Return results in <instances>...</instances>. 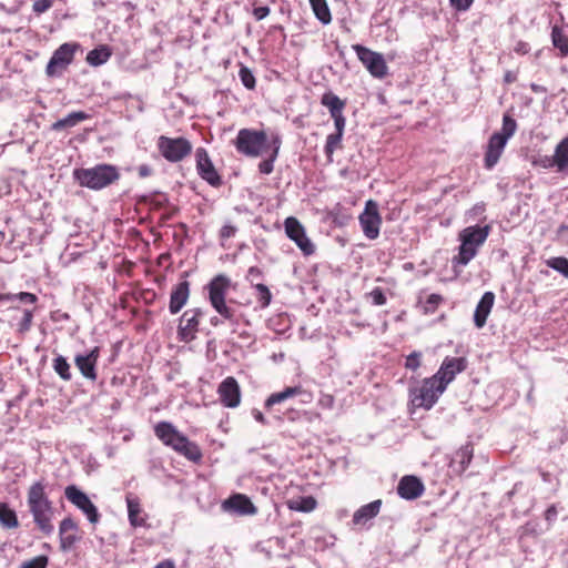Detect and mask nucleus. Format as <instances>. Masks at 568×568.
<instances>
[{
    "instance_id": "nucleus-1",
    "label": "nucleus",
    "mask_w": 568,
    "mask_h": 568,
    "mask_svg": "<svg viewBox=\"0 0 568 568\" xmlns=\"http://www.w3.org/2000/svg\"><path fill=\"white\" fill-rule=\"evenodd\" d=\"M27 504L37 527L45 535L54 530L52 517L54 509L52 501L48 498L44 485L41 481L32 484L28 490Z\"/></svg>"
},
{
    "instance_id": "nucleus-2",
    "label": "nucleus",
    "mask_w": 568,
    "mask_h": 568,
    "mask_svg": "<svg viewBox=\"0 0 568 568\" xmlns=\"http://www.w3.org/2000/svg\"><path fill=\"white\" fill-rule=\"evenodd\" d=\"M154 433L164 445L184 455L190 460L196 462L201 458L199 447L182 435L173 424L160 422L155 425Z\"/></svg>"
},
{
    "instance_id": "nucleus-3",
    "label": "nucleus",
    "mask_w": 568,
    "mask_h": 568,
    "mask_svg": "<svg viewBox=\"0 0 568 568\" xmlns=\"http://www.w3.org/2000/svg\"><path fill=\"white\" fill-rule=\"evenodd\" d=\"M490 232L488 225L468 226L459 233V252L453 257L454 265L466 266L477 254L478 248L486 242Z\"/></svg>"
},
{
    "instance_id": "nucleus-4",
    "label": "nucleus",
    "mask_w": 568,
    "mask_h": 568,
    "mask_svg": "<svg viewBox=\"0 0 568 568\" xmlns=\"http://www.w3.org/2000/svg\"><path fill=\"white\" fill-rule=\"evenodd\" d=\"M73 176L81 186L101 190L119 180L120 174L114 165L98 164L90 169H77L73 172Z\"/></svg>"
},
{
    "instance_id": "nucleus-5",
    "label": "nucleus",
    "mask_w": 568,
    "mask_h": 568,
    "mask_svg": "<svg viewBox=\"0 0 568 568\" xmlns=\"http://www.w3.org/2000/svg\"><path fill=\"white\" fill-rule=\"evenodd\" d=\"M231 286L227 276L220 274L207 284L209 298L212 307L226 321H234L235 311L226 304L225 296Z\"/></svg>"
},
{
    "instance_id": "nucleus-6",
    "label": "nucleus",
    "mask_w": 568,
    "mask_h": 568,
    "mask_svg": "<svg viewBox=\"0 0 568 568\" xmlns=\"http://www.w3.org/2000/svg\"><path fill=\"white\" fill-rule=\"evenodd\" d=\"M444 392L445 388L432 376L425 378L420 385L410 387L409 397L415 407L430 409Z\"/></svg>"
},
{
    "instance_id": "nucleus-7",
    "label": "nucleus",
    "mask_w": 568,
    "mask_h": 568,
    "mask_svg": "<svg viewBox=\"0 0 568 568\" xmlns=\"http://www.w3.org/2000/svg\"><path fill=\"white\" fill-rule=\"evenodd\" d=\"M267 136L264 131L252 129H241L235 140L236 150L251 158H257L263 154L267 148Z\"/></svg>"
},
{
    "instance_id": "nucleus-8",
    "label": "nucleus",
    "mask_w": 568,
    "mask_h": 568,
    "mask_svg": "<svg viewBox=\"0 0 568 568\" xmlns=\"http://www.w3.org/2000/svg\"><path fill=\"white\" fill-rule=\"evenodd\" d=\"M80 48L78 43H63L61 44L52 54L49 60L45 73L48 77H61L62 73L67 70L69 64L72 63L74 59L75 51Z\"/></svg>"
},
{
    "instance_id": "nucleus-9",
    "label": "nucleus",
    "mask_w": 568,
    "mask_h": 568,
    "mask_svg": "<svg viewBox=\"0 0 568 568\" xmlns=\"http://www.w3.org/2000/svg\"><path fill=\"white\" fill-rule=\"evenodd\" d=\"M352 48L371 75L383 79L387 74L388 68L382 53L375 52L362 44H354Z\"/></svg>"
},
{
    "instance_id": "nucleus-10",
    "label": "nucleus",
    "mask_w": 568,
    "mask_h": 568,
    "mask_svg": "<svg viewBox=\"0 0 568 568\" xmlns=\"http://www.w3.org/2000/svg\"><path fill=\"white\" fill-rule=\"evenodd\" d=\"M158 146L163 158L170 162H179L192 151L191 143L184 138L172 139L162 135L159 138Z\"/></svg>"
},
{
    "instance_id": "nucleus-11",
    "label": "nucleus",
    "mask_w": 568,
    "mask_h": 568,
    "mask_svg": "<svg viewBox=\"0 0 568 568\" xmlns=\"http://www.w3.org/2000/svg\"><path fill=\"white\" fill-rule=\"evenodd\" d=\"M65 498L79 508L91 524H97L100 519L98 508L90 500L88 495L80 490L77 486L70 485L64 489Z\"/></svg>"
},
{
    "instance_id": "nucleus-12",
    "label": "nucleus",
    "mask_w": 568,
    "mask_h": 568,
    "mask_svg": "<svg viewBox=\"0 0 568 568\" xmlns=\"http://www.w3.org/2000/svg\"><path fill=\"white\" fill-rule=\"evenodd\" d=\"M359 223L364 235L369 240H375L379 235L382 217L378 212V205L375 201L368 200L364 211L361 213Z\"/></svg>"
},
{
    "instance_id": "nucleus-13",
    "label": "nucleus",
    "mask_w": 568,
    "mask_h": 568,
    "mask_svg": "<svg viewBox=\"0 0 568 568\" xmlns=\"http://www.w3.org/2000/svg\"><path fill=\"white\" fill-rule=\"evenodd\" d=\"M286 235L295 242L305 255L314 253L315 247L306 236L304 226L300 221L293 216H290L284 222Z\"/></svg>"
},
{
    "instance_id": "nucleus-14",
    "label": "nucleus",
    "mask_w": 568,
    "mask_h": 568,
    "mask_svg": "<svg viewBox=\"0 0 568 568\" xmlns=\"http://www.w3.org/2000/svg\"><path fill=\"white\" fill-rule=\"evenodd\" d=\"M465 368L466 359L464 357H446L434 377L446 389L455 376Z\"/></svg>"
},
{
    "instance_id": "nucleus-15",
    "label": "nucleus",
    "mask_w": 568,
    "mask_h": 568,
    "mask_svg": "<svg viewBox=\"0 0 568 568\" xmlns=\"http://www.w3.org/2000/svg\"><path fill=\"white\" fill-rule=\"evenodd\" d=\"M202 314L201 308H192L183 313L178 329L181 341L190 342L195 338Z\"/></svg>"
},
{
    "instance_id": "nucleus-16",
    "label": "nucleus",
    "mask_w": 568,
    "mask_h": 568,
    "mask_svg": "<svg viewBox=\"0 0 568 568\" xmlns=\"http://www.w3.org/2000/svg\"><path fill=\"white\" fill-rule=\"evenodd\" d=\"M195 156H196V169H197L200 176L213 186L220 185L221 178L217 174L206 150L203 148L197 149Z\"/></svg>"
},
{
    "instance_id": "nucleus-17",
    "label": "nucleus",
    "mask_w": 568,
    "mask_h": 568,
    "mask_svg": "<svg viewBox=\"0 0 568 568\" xmlns=\"http://www.w3.org/2000/svg\"><path fill=\"white\" fill-rule=\"evenodd\" d=\"M221 403L226 407H237L241 403V389L237 381L229 376L219 386L217 389Z\"/></svg>"
},
{
    "instance_id": "nucleus-18",
    "label": "nucleus",
    "mask_w": 568,
    "mask_h": 568,
    "mask_svg": "<svg viewBox=\"0 0 568 568\" xmlns=\"http://www.w3.org/2000/svg\"><path fill=\"white\" fill-rule=\"evenodd\" d=\"M222 509L226 513L236 514L240 516L255 515L256 507L251 499L242 494H235L223 501Z\"/></svg>"
},
{
    "instance_id": "nucleus-19",
    "label": "nucleus",
    "mask_w": 568,
    "mask_h": 568,
    "mask_svg": "<svg viewBox=\"0 0 568 568\" xmlns=\"http://www.w3.org/2000/svg\"><path fill=\"white\" fill-rule=\"evenodd\" d=\"M424 484L419 478L413 475L404 476L397 486V494L406 500H414L423 495Z\"/></svg>"
},
{
    "instance_id": "nucleus-20",
    "label": "nucleus",
    "mask_w": 568,
    "mask_h": 568,
    "mask_svg": "<svg viewBox=\"0 0 568 568\" xmlns=\"http://www.w3.org/2000/svg\"><path fill=\"white\" fill-rule=\"evenodd\" d=\"M507 142L508 141L499 136V134H493L489 138L485 153L486 169L491 170L498 163Z\"/></svg>"
},
{
    "instance_id": "nucleus-21",
    "label": "nucleus",
    "mask_w": 568,
    "mask_h": 568,
    "mask_svg": "<svg viewBox=\"0 0 568 568\" xmlns=\"http://www.w3.org/2000/svg\"><path fill=\"white\" fill-rule=\"evenodd\" d=\"M99 358V348L94 347L90 351V353L85 355H77L74 358L75 366L81 372V374L90 379H97L95 365Z\"/></svg>"
},
{
    "instance_id": "nucleus-22",
    "label": "nucleus",
    "mask_w": 568,
    "mask_h": 568,
    "mask_svg": "<svg viewBox=\"0 0 568 568\" xmlns=\"http://www.w3.org/2000/svg\"><path fill=\"white\" fill-rule=\"evenodd\" d=\"M542 166H555L557 172H568V135L556 145L552 158L546 159Z\"/></svg>"
},
{
    "instance_id": "nucleus-23",
    "label": "nucleus",
    "mask_w": 568,
    "mask_h": 568,
    "mask_svg": "<svg viewBox=\"0 0 568 568\" xmlns=\"http://www.w3.org/2000/svg\"><path fill=\"white\" fill-rule=\"evenodd\" d=\"M190 296V283L180 282L171 292L169 310L171 314H178L187 303Z\"/></svg>"
},
{
    "instance_id": "nucleus-24",
    "label": "nucleus",
    "mask_w": 568,
    "mask_h": 568,
    "mask_svg": "<svg viewBox=\"0 0 568 568\" xmlns=\"http://www.w3.org/2000/svg\"><path fill=\"white\" fill-rule=\"evenodd\" d=\"M494 302L495 294L493 292L484 293L474 313V323L477 328L485 326L487 317L494 306Z\"/></svg>"
},
{
    "instance_id": "nucleus-25",
    "label": "nucleus",
    "mask_w": 568,
    "mask_h": 568,
    "mask_svg": "<svg viewBox=\"0 0 568 568\" xmlns=\"http://www.w3.org/2000/svg\"><path fill=\"white\" fill-rule=\"evenodd\" d=\"M128 507V517L131 526L143 527L145 526V515L140 504V499L133 494L129 493L125 497Z\"/></svg>"
},
{
    "instance_id": "nucleus-26",
    "label": "nucleus",
    "mask_w": 568,
    "mask_h": 568,
    "mask_svg": "<svg viewBox=\"0 0 568 568\" xmlns=\"http://www.w3.org/2000/svg\"><path fill=\"white\" fill-rule=\"evenodd\" d=\"M382 500L377 499L358 508L353 515L354 525H365L376 517L381 510Z\"/></svg>"
},
{
    "instance_id": "nucleus-27",
    "label": "nucleus",
    "mask_w": 568,
    "mask_h": 568,
    "mask_svg": "<svg viewBox=\"0 0 568 568\" xmlns=\"http://www.w3.org/2000/svg\"><path fill=\"white\" fill-rule=\"evenodd\" d=\"M89 119V114L83 111H74L69 113L65 118L60 119L52 123L51 130L52 131H62L67 128H73L77 124H79L82 121H85Z\"/></svg>"
},
{
    "instance_id": "nucleus-28",
    "label": "nucleus",
    "mask_w": 568,
    "mask_h": 568,
    "mask_svg": "<svg viewBox=\"0 0 568 568\" xmlns=\"http://www.w3.org/2000/svg\"><path fill=\"white\" fill-rule=\"evenodd\" d=\"M303 394L301 386L286 387L284 390L271 394L265 400V408L270 409L276 404H281L288 398Z\"/></svg>"
},
{
    "instance_id": "nucleus-29",
    "label": "nucleus",
    "mask_w": 568,
    "mask_h": 568,
    "mask_svg": "<svg viewBox=\"0 0 568 568\" xmlns=\"http://www.w3.org/2000/svg\"><path fill=\"white\" fill-rule=\"evenodd\" d=\"M0 525L6 529H13L19 526L16 511L6 503H0Z\"/></svg>"
},
{
    "instance_id": "nucleus-30",
    "label": "nucleus",
    "mask_w": 568,
    "mask_h": 568,
    "mask_svg": "<svg viewBox=\"0 0 568 568\" xmlns=\"http://www.w3.org/2000/svg\"><path fill=\"white\" fill-rule=\"evenodd\" d=\"M551 41L554 47L559 50L560 57L568 55V37L560 27H552Z\"/></svg>"
},
{
    "instance_id": "nucleus-31",
    "label": "nucleus",
    "mask_w": 568,
    "mask_h": 568,
    "mask_svg": "<svg viewBox=\"0 0 568 568\" xmlns=\"http://www.w3.org/2000/svg\"><path fill=\"white\" fill-rule=\"evenodd\" d=\"M110 57L111 51L109 50V48L105 45H101L89 51V53L87 54V62L90 65L98 67L105 63Z\"/></svg>"
},
{
    "instance_id": "nucleus-32",
    "label": "nucleus",
    "mask_w": 568,
    "mask_h": 568,
    "mask_svg": "<svg viewBox=\"0 0 568 568\" xmlns=\"http://www.w3.org/2000/svg\"><path fill=\"white\" fill-rule=\"evenodd\" d=\"M321 103L329 110L331 115L342 113L345 106L344 101L332 92L324 93Z\"/></svg>"
},
{
    "instance_id": "nucleus-33",
    "label": "nucleus",
    "mask_w": 568,
    "mask_h": 568,
    "mask_svg": "<svg viewBox=\"0 0 568 568\" xmlns=\"http://www.w3.org/2000/svg\"><path fill=\"white\" fill-rule=\"evenodd\" d=\"M310 3L316 18L322 23L328 24L332 20V17L326 0H310Z\"/></svg>"
},
{
    "instance_id": "nucleus-34",
    "label": "nucleus",
    "mask_w": 568,
    "mask_h": 568,
    "mask_svg": "<svg viewBox=\"0 0 568 568\" xmlns=\"http://www.w3.org/2000/svg\"><path fill=\"white\" fill-rule=\"evenodd\" d=\"M474 449L471 445H465L455 454V463L459 464V470L465 471L473 459Z\"/></svg>"
},
{
    "instance_id": "nucleus-35",
    "label": "nucleus",
    "mask_w": 568,
    "mask_h": 568,
    "mask_svg": "<svg viewBox=\"0 0 568 568\" xmlns=\"http://www.w3.org/2000/svg\"><path fill=\"white\" fill-rule=\"evenodd\" d=\"M0 301H2V302L20 301L21 303H24V304H34L38 301V297L34 294L29 293V292H20L17 294L7 293V294H2L0 296Z\"/></svg>"
},
{
    "instance_id": "nucleus-36",
    "label": "nucleus",
    "mask_w": 568,
    "mask_h": 568,
    "mask_svg": "<svg viewBox=\"0 0 568 568\" xmlns=\"http://www.w3.org/2000/svg\"><path fill=\"white\" fill-rule=\"evenodd\" d=\"M517 130V122L508 114H504L503 116V126L499 132H495L494 134H499V136L504 138L508 141Z\"/></svg>"
},
{
    "instance_id": "nucleus-37",
    "label": "nucleus",
    "mask_w": 568,
    "mask_h": 568,
    "mask_svg": "<svg viewBox=\"0 0 568 568\" xmlns=\"http://www.w3.org/2000/svg\"><path fill=\"white\" fill-rule=\"evenodd\" d=\"M53 369L62 379H71L70 364L62 355H58L53 359Z\"/></svg>"
},
{
    "instance_id": "nucleus-38",
    "label": "nucleus",
    "mask_w": 568,
    "mask_h": 568,
    "mask_svg": "<svg viewBox=\"0 0 568 568\" xmlns=\"http://www.w3.org/2000/svg\"><path fill=\"white\" fill-rule=\"evenodd\" d=\"M342 138L341 133H332L327 136L324 148L327 158L331 159L335 150L341 146Z\"/></svg>"
},
{
    "instance_id": "nucleus-39",
    "label": "nucleus",
    "mask_w": 568,
    "mask_h": 568,
    "mask_svg": "<svg viewBox=\"0 0 568 568\" xmlns=\"http://www.w3.org/2000/svg\"><path fill=\"white\" fill-rule=\"evenodd\" d=\"M239 77L241 79V82L242 84L248 89V90H253L255 88V77L253 75L252 71L245 67V65H241L240 68V71H239Z\"/></svg>"
},
{
    "instance_id": "nucleus-40",
    "label": "nucleus",
    "mask_w": 568,
    "mask_h": 568,
    "mask_svg": "<svg viewBox=\"0 0 568 568\" xmlns=\"http://www.w3.org/2000/svg\"><path fill=\"white\" fill-rule=\"evenodd\" d=\"M547 264L568 278V260L566 257H552L547 261Z\"/></svg>"
},
{
    "instance_id": "nucleus-41",
    "label": "nucleus",
    "mask_w": 568,
    "mask_h": 568,
    "mask_svg": "<svg viewBox=\"0 0 568 568\" xmlns=\"http://www.w3.org/2000/svg\"><path fill=\"white\" fill-rule=\"evenodd\" d=\"M255 288L257 291V300L261 303V306L262 307L268 306L271 303V300H272V294H271L268 287L264 284L258 283L255 285Z\"/></svg>"
},
{
    "instance_id": "nucleus-42",
    "label": "nucleus",
    "mask_w": 568,
    "mask_h": 568,
    "mask_svg": "<svg viewBox=\"0 0 568 568\" xmlns=\"http://www.w3.org/2000/svg\"><path fill=\"white\" fill-rule=\"evenodd\" d=\"M48 561V557L41 555L32 558L31 560L22 562L20 568H47Z\"/></svg>"
},
{
    "instance_id": "nucleus-43",
    "label": "nucleus",
    "mask_w": 568,
    "mask_h": 568,
    "mask_svg": "<svg viewBox=\"0 0 568 568\" xmlns=\"http://www.w3.org/2000/svg\"><path fill=\"white\" fill-rule=\"evenodd\" d=\"M276 158H277V150H273L271 156L267 160H264L258 164L260 172L263 174H271L273 172V169H274L273 163Z\"/></svg>"
},
{
    "instance_id": "nucleus-44",
    "label": "nucleus",
    "mask_w": 568,
    "mask_h": 568,
    "mask_svg": "<svg viewBox=\"0 0 568 568\" xmlns=\"http://www.w3.org/2000/svg\"><path fill=\"white\" fill-rule=\"evenodd\" d=\"M32 318H33V312L31 310H28L26 308L23 311V316L19 323V328L18 331L20 333H26L30 329L31 327V324H32Z\"/></svg>"
},
{
    "instance_id": "nucleus-45",
    "label": "nucleus",
    "mask_w": 568,
    "mask_h": 568,
    "mask_svg": "<svg viewBox=\"0 0 568 568\" xmlns=\"http://www.w3.org/2000/svg\"><path fill=\"white\" fill-rule=\"evenodd\" d=\"M422 353L414 351L406 357L405 367L407 369L416 371L420 366Z\"/></svg>"
},
{
    "instance_id": "nucleus-46",
    "label": "nucleus",
    "mask_w": 568,
    "mask_h": 568,
    "mask_svg": "<svg viewBox=\"0 0 568 568\" xmlns=\"http://www.w3.org/2000/svg\"><path fill=\"white\" fill-rule=\"evenodd\" d=\"M368 296L372 298L374 305L381 306L386 303V296L381 287H375Z\"/></svg>"
},
{
    "instance_id": "nucleus-47",
    "label": "nucleus",
    "mask_w": 568,
    "mask_h": 568,
    "mask_svg": "<svg viewBox=\"0 0 568 568\" xmlns=\"http://www.w3.org/2000/svg\"><path fill=\"white\" fill-rule=\"evenodd\" d=\"M77 540H78V537L73 532L60 535L61 549H63V550L70 549L75 544Z\"/></svg>"
},
{
    "instance_id": "nucleus-48",
    "label": "nucleus",
    "mask_w": 568,
    "mask_h": 568,
    "mask_svg": "<svg viewBox=\"0 0 568 568\" xmlns=\"http://www.w3.org/2000/svg\"><path fill=\"white\" fill-rule=\"evenodd\" d=\"M316 507V500L313 497H304L302 498L300 505L297 507H293L300 511H312Z\"/></svg>"
},
{
    "instance_id": "nucleus-49",
    "label": "nucleus",
    "mask_w": 568,
    "mask_h": 568,
    "mask_svg": "<svg viewBox=\"0 0 568 568\" xmlns=\"http://www.w3.org/2000/svg\"><path fill=\"white\" fill-rule=\"evenodd\" d=\"M53 4V0H36L32 4V9L37 14L44 13Z\"/></svg>"
},
{
    "instance_id": "nucleus-50",
    "label": "nucleus",
    "mask_w": 568,
    "mask_h": 568,
    "mask_svg": "<svg viewBox=\"0 0 568 568\" xmlns=\"http://www.w3.org/2000/svg\"><path fill=\"white\" fill-rule=\"evenodd\" d=\"M74 530H77V524L73 521V519L64 518L60 523V527H59V534L60 535L68 534V532H73Z\"/></svg>"
},
{
    "instance_id": "nucleus-51",
    "label": "nucleus",
    "mask_w": 568,
    "mask_h": 568,
    "mask_svg": "<svg viewBox=\"0 0 568 568\" xmlns=\"http://www.w3.org/2000/svg\"><path fill=\"white\" fill-rule=\"evenodd\" d=\"M334 403H335V399H334L333 395L321 394L320 399H318V405L322 408L332 409L334 407Z\"/></svg>"
},
{
    "instance_id": "nucleus-52",
    "label": "nucleus",
    "mask_w": 568,
    "mask_h": 568,
    "mask_svg": "<svg viewBox=\"0 0 568 568\" xmlns=\"http://www.w3.org/2000/svg\"><path fill=\"white\" fill-rule=\"evenodd\" d=\"M331 116L334 120V125H335V129H336L335 133H341L343 135L344 129H345V123H346V120H345V116L343 115V112L338 113V114H335V115H331Z\"/></svg>"
},
{
    "instance_id": "nucleus-53",
    "label": "nucleus",
    "mask_w": 568,
    "mask_h": 568,
    "mask_svg": "<svg viewBox=\"0 0 568 568\" xmlns=\"http://www.w3.org/2000/svg\"><path fill=\"white\" fill-rule=\"evenodd\" d=\"M474 0H450V3L457 10L464 11L467 10Z\"/></svg>"
},
{
    "instance_id": "nucleus-54",
    "label": "nucleus",
    "mask_w": 568,
    "mask_h": 568,
    "mask_svg": "<svg viewBox=\"0 0 568 568\" xmlns=\"http://www.w3.org/2000/svg\"><path fill=\"white\" fill-rule=\"evenodd\" d=\"M268 13H270L268 7H256L253 10V14L256 20H263L264 18H266L268 16Z\"/></svg>"
},
{
    "instance_id": "nucleus-55",
    "label": "nucleus",
    "mask_w": 568,
    "mask_h": 568,
    "mask_svg": "<svg viewBox=\"0 0 568 568\" xmlns=\"http://www.w3.org/2000/svg\"><path fill=\"white\" fill-rule=\"evenodd\" d=\"M235 232H236V227L235 226H233V225H224L221 229V236L223 239H229V237L234 236Z\"/></svg>"
},
{
    "instance_id": "nucleus-56",
    "label": "nucleus",
    "mask_w": 568,
    "mask_h": 568,
    "mask_svg": "<svg viewBox=\"0 0 568 568\" xmlns=\"http://www.w3.org/2000/svg\"><path fill=\"white\" fill-rule=\"evenodd\" d=\"M261 274L262 273H261L260 268L252 266L248 268L247 278L251 281H254V280L258 278L261 276Z\"/></svg>"
},
{
    "instance_id": "nucleus-57",
    "label": "nucleus",
    "mask_w": 568,
    "mask_h": 568,
    "mask_svg": "<svg viewBox=\"0 0 568 568\" xmlns=\"http://www.w3.org/2000/svg\"><path fill=\"white\" fill-rule=\"evenodd\" d=\"M138 171H139V175H140L141 178H146V176H149V175L151 174V172H152L151 168H150L149 165H146V164H142V165H140V166H139V169H138Z\"/></svg>"
},
{
    "instance_id": "nucleus-58",
    "label": "nucleus",
    "mask_w": 568,
    "mask_h": 568,
    "mask_svg": "<svg viewBox=\"0 0 568 568\" xmlns=\"http://www.w3.org/2000/svg\"><path fill=\"white\" fill-rule=\"evenodd\" d=\"M252 414H253V417L255 418L256 422L262 423V424H266V419H265L264 415L260 410L253 409Z\"/></svg>"
},
{
    "instance_id": "nucleus-59",
    "label": "nucleus",
    "mask_w": 568,
    "mask_h": 568,
    "mask_svg": "<svg viewBox=\"0 0 568 568\" xmlns=\"http://www.w3.org/2000/svg\"><path fill=\"white\" fill-rule=\"evenodd\" d=\"M556 516H557V510H556L555 506H551L546 510V519L547 520H552L556 518Z\"/></svg>"
},
{
    "instance_id": "nucleus-60",
    "label": "nucleus",
    "mask_w": 568,
    "mask_h": 568,
    "mask_svg": "<svg viewBox=\"0 0 568 568\" xmlns=\"http://www.w3.org/2000/svg\"><path fill=\"white\" fill-rule=\"evenodd\" d=\"M154 568H175L174 562L172 560H163L155 565Z\"/></svg>"
},
{
    "instance_id": "nucleus-61",
    "label": "nucleus",
    "mask_w": 568,
    "mask_h": 568,
    "mask_svg": "<svg viewBox=\"0 0 568 568\" xmlns=\"http://www.w3.org/2000/svg\"><path fill=\"white\" fill-rule=\"evenodd\" d=\"M515 51L521 54H525L528 52V44L524 42H519L517 47L515 48Z\"/></svg>"
},
{
    "instance_id": "nucleus-62",
    "label": "nucleus",
    "mask_w": 568,
    "mask_h": 568,
    "mask_svg": "<svg viewBox=\"0 0 568 568\" xmlns=\"http://www.w3.org/2000/svg\"><path fill=\"white\" fill-rule=\"evenodd\" d=\"M442 301V297L437 294H432L429 297H428V301L427 303L430 304V305H437L439 302Z\"/></svg>"
},
{
    "instance_id": "nucleus-63",
    "label": "nucleus",
    "mask_w": 568,
    "mask_h": 568,
    "mask_svg": "<svg viewBox=\"0 0 568 568\" xmlns=\"http://www.w3.org/2000/svg\"><path fill=\"white\" fill-rule=\"evenodd\" d=\"M272 144H273V150L278 151L280 146H281V139L278 136L273 138Z\"/></svg>"
},
{
    "instance_id": "nucleus-64",
    "label": "nucleus",
    "mask_w": 568,
    "mask_h": 568,
    "mask_svg": "<svg viewBox=\"0 0 568 568\" xmlns=\"http://www.w3.org/2000/svg\"><path fill=\"white\" fill-rule=\"evenodd\" d=\"M220 323H221V320H220L219 317H212V318H211V324H212V325L216 326V325H219Z\"/></svg>"
}]
</instances>
